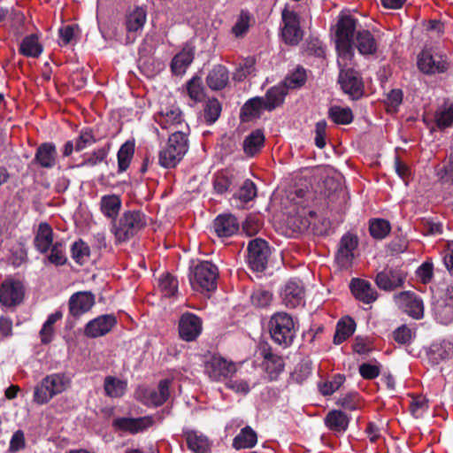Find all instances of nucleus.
<instances>
[{
	"label": "nucleus",
	"mask_w": 453,
	"mask_h": 453,
	"mask_svg": "<svg viewBox=\"0 0 453 453\" xmlns=\"http://www.w3.org/2000/svg\"><path fill=\"white\" fill-rule=\"evenodd\" d=\"M95 304V296L90 291L74 293L69 299V312L73 317H80L88 312Z\"/></svg>",
	"instance_id": "nucleus-17"
},
{
	"label": "nucleus",
	"mask_w": 453,
	"mask_h": 453,
	"mask_svg": "<svg viewBox=\"0 0 453 453\" xmlns=\"http://www.w3.org/2000/svg\"><path fill=\"white\" fill-rule=\"evenodd\" d=\"M428 409V401L423 396H418L411 400L410 410L416 418H423Z\"/></svg>",
	"instance_id": "nucleus-53"
},
{
	"label": "nucleus",
	"mask_w": 453,
	"mask_h": 453,
	"mask_svg": "<svg viewBox=\"0 0 453 453\" xmlns=\"http://www.w3.org/2000/svg\"><path fill=\"white\" fill-rule=\"evenodd\" d=\"M269 332L273 341L282 347L289 346L296 334L292 317L286 312H277L271 317Z\"/></svg>",
	"instance_id": "nucleus-5"
},
{
	"label": "nucleus",
	"mask_w": 453,
	"mask_h": 453,
	"mask_svg": "<svg viewBox=\"0 0 453 453\" xmlns=\"http://www.w3.org/2000/svg\"><path fill=\"white\" fill-rule=\"evenodd\" d=\"M270 249L267 242L262 239H255L248 245V263L253 271L262 272L265 269Z\"/></svg>",
	"instance_id": "nucleus-8"
},
{
	"label": "nucleus",
	"mask_w": 453,
	"mask_h": 453,
	"mask_svg": "<svg viewBox=\"0 0 453 453\" xmlns=\"http://www.w3.org/2000/svg\"><path fill=\"white\" fill-rule=\"evenodd\" d=\"M24 298V287L19 280H5L0 288V303L6 307L19 304Z\"/></svg>",
	"instance_id": "nucleus-10"
},
{
	"label": "nucleus",
	"mask_w": 453,
	"mask_h": 453,
	"mask_svg": "<svg viewBox=\"0 0 453 453\" xmlns=\"http://www.w3.org/2000/svg\"><path fill=\"white\" fill-rule=\"evenodd\" d=\"M154 424V418L152 416H144L140 418H118L112 422V426L122 431L128 432L130 434L142 433Z\"/></svg>",
	"instance_id": "nucleus-14"
},
{
	"label": "nucleus",
	"mask_w": 453,
	"mask_h": 453,
	"mask_svg": "<svg viewBox=\"0 0 453 453\" xmlns=\"http://www.w3.org/2000/svg\"><path fill=\"white\" fill-rule=\"evenodd\" d=\"M355 30H336L335 45L338 53L337 64L340 69L338 82L342 91L352 100L364 95V84L359 73L351 68L353 61L352 32Z\"/></svg>",
	"instance_id": "nucleus-1"
},
{
	"label": "nucleus",
	"mask_w": 453,
	"mask_h": 453,
	"mask_svg": "<svg viewBox=\"0 0 453 453\" xmlns=\"http://www.w3.org/2000/svg\"><path fill=\"white\" fill-rule=\"evenodd\" d=\"M42 51L43 46L35 34L25 37L19 46V52L28 58H38Z\"/></svg>",
	"instance_id": "nucleus-33"
},
{
	"label": "nucleus",
	"mask_w": 453,
	"mask_h": 453,
	"mask_svg": "<svg viewBox=\"0 0 453 453\" xmlns=\"http://www.w3.org/2000/svg\"><path fill=\"white\" fill-rule=\"evenodd\" d=\"M70 385V378L64 373L48 375L35 387L34 401L38 404H44L55 395L65 391Z\"/></svg>",
	"instance_id": "nucleus-4"
},
{
	"label": "nucleus",
	"mask_w": 453,
	"mask_h": 453,
	"mask_svg": "<svg viewBox=\"0 0 453 453\" xmlns=\"http://www.w3.org/2000/svg\"><path fill=\"white\" fill-rule=\"evenodd\" d=\"M159 288L165 296H172L178 290V281L174 277L166 273L159 278Z\"/></svg>",
	"instance_id": "nucleus-50"
},
{
	"label": "nucleus",
	"mask_w": 453,
	"mask_h": 453,
	"mask_svg": "<svg viewBox=\"0 0 453 453\" xmlns=\"http://www.w3.org/2000/svg\"><path fill=\"white\" fill-rule=\"evenodd\" d=\"M189 97L196 101H202L204 97V90L201 78L193 77L187 84Z\"/></svg>",
	"instance_id": "nucleus-49"
},
{
	"label": "nucleus",
	"mask_w": 453,
	"mask_h": 453,
	"mask_svg": "<svg viewBox=\"0 0 453 453\" xmlns=\"http://www.w3.org/2000/svg\"><path fill=\"white\" fill-rule=\"evenodd\" d=\"M121 207V200L117 195H107L101 198V211L103 214L111 219H114Z\"/></svg>",
	"instance_id": "nucleus-38"
},
{
	"label": "nucleus",
	"mask_w": 453,
	"mask_h": 453,
	"mask_svg": "<svg viewBox=\"0 0 453 453\" xmlns=\"http://www.w3.org/2000/svg\"><path fill=\"white\" fill-rule=\"evenodd\" d=\"M355 331V322L350 318L341 319L336 326V331L334 336V342L341 344L347 340Z\"/></svg>",
	"instance_id": "nucleus-40"
},
{
	"label": "nucleus",
	"mask_w": 453,
	"mask_h": 453,
	"mask_svg": "<svg viewBox=\"0 0 453 453\" xmlns=\"http://www.w3.org/2000/svg\"><path fill=\"white\" fill-rule=\"evenodd\" d=\"M53 237L52 227L47 222H41L38 225L34 240L36 250L42 254L47 253L52 244H54Z\"/></svg>",
	"instance_id": "nucleus-20"
},
{
	"label": "nucleus",
	"mask_w": 453,
	"mask_h": 453,
	"mask_svg": "<svg viewBox=\"0 0 453 453\" xmlns=\"http://www.w3.org/2000/svg\"><path fill=\"white\" fill-rule=\"evenodd\" d=\"M445 300L448 302L445 308L441 311L436 308V312L441 323L449 324L453 320V283L449 285L445 290Z\"/></svg>",
	"instance_id": "nucleus-47"
},
{
	"label": "nucleus",
	"mask_w": 453,
	"mask_h": 453,
	"mask_svg": "<svg viewBox=\"0 0 453 453\" xmlns=\"http://www.w3.org/2000/svg\"><path fill=\"white\" fill-rule=\"evenodd\" d=\"M116 324V318L111 314L101 315L85 326V334L90 338H97L108 334Z\"/></svg>",
	"instance_id": "nucleus-16"
},
{
	"label": "nucleus",
	"mask_w": 453,
	"mask_h": 453,
	"mask_svg": "<svg viewBox=\"0 0 453 453\" xmlns=\"http://www.w3.org/2000/svg\"><path fill=\"white\" fill-rule=\"evenodd\" d=\"M265 142L264 134L260 130H256L249 134L243 141L244 153L252 157L258 152Z\"/></svg>",
	"instance_id": "nucleus-37"
},
{
	"label": "nucleus",
	"mask_w": 453,
	"mask_h": 453,
	"mask_svg": "<svg viewBox=\"0 0 453 453\" xmlns=\"http://www.w3.org/2000/svg\"><path fill=\"white\" fill-rule=\"evenodd\" d=\"M434 347L441 360L453 357V339L443 340L439 345Z\"/></svg>",
	"instance_id": "nucleus-57"
},
{
	"label": "nucleus",
	"mask_w": 453,
	"mask_h": 453,
	"mask_svg": "<svg viewBox=\"0 0 453 453\" xmlns=\"http://www.w3.org/2000/svg\"><path fill=\"white\" fill-rule=\"evenodd\" d=\"M344 376L337 374L330 381H326L319 386V391L324 395H330L340 388L344 382Z\"/></svg>",
	"instance_id": "nucleus-56"
},
{
	"label": "nucleus",
	"mask_w": 453,
	"mask_h": 453,
	"mask_svg": "<svg viewBox=\"0 0 453 453\" xmlns=\"http://www.w3.org/2000/svg\"><path fill=\"white\" fill-rule=\"evenodd\" d=\"M218 267L209 261H202L191 270L189 281L196 290L211 291L216 288Z\"/></svg>",
	"instance_id": "nucleus-6"
},
{
	"label": "nucleus",
	"mask_w": 453,
	"mask_h": 453,
	"mask_svg": "<svg viewBox=\"0 0 453 453\" xmlns=\"http://www.w3.org/2000/svg\"><path fill=\"white\" fill-rule=\"evenodd\" d=\"M303 36V30H281L282 40L289 45H296Z\"/></svg>",
	"instance_id": "nucleus-62"
},
{
	"label": "nucleus",
	"mask_w": 453,
	"mask_h": 453,
	"mask_svg": "<svg viewBox=\"0 0 453 453\" xmlns=\"http://www.w3.org/2000/svg\"><path fill=\"white\" fill-rule=\"evenodd\" d=\"M107 152L104 149L95 150L81 165L95 166L101 163L106 157Z\"/></svg>",
	"instance_id": "nucleus-64"
},
{
	"label": "nucleus",
	"mask_w": 453,
	"mask_h": 453,
	"mask_svg": "<svg viewBox=\"0 0 453 453\" xmlns=\"http://www.w3.org/2000/svg\"><path fill=\"white\" fill-rule=\"evenodd\" d=\"M403 282V274L395 269L386 268L376 276L377 286L384 290H392Z\"/></svg>",
	"instance_id": "nucleus-26"
},
{
	"label": "nucleus",
	"mask_w": 453,
	"mask_h": 453,
	"mask_svg": "<svg viewBox=\"0 0 453 453\" xmlns=\"http://www.w3.org/2000/svg\"><path fill=\"white\" fill-rule=\"evenodd\" d=\"M418 69L426 74L443 73L448 68L446 60L440 55H433L430 50H424L418 57Z\"/></svg>",
	"instance_id": "nucleus-11"
},
{
	"label": "nucleus",
	"mask_w": 453,
	"mask_h": 453,
	"mask_svg": "<svg viewBox=\"0 0 453 453\" xmlns=\"http://www.w3.org/2000/svg\"><path fill=\"white\" fill-rule=\"evenodd\" d=\"M206 81L211 89L219 90L227 84L228 72L226 67L217 65L209 73Z\"/></svg>",
	"instance_id": "nucleus-34"
},
{
	"label": "nucleus",
	"mask_w": 453,
	"mask_h": 453,
	"mask_svg": "<svg viewBox=\"0 0 453 453\" xmlns=\"http://www.w3.org/2000/svg\"><path fill=\"white\" fill-rule=\"evenodd\" d=\"M287 93L288 89L281 82L268 89L265 96L263 97L265 104V110L273 111L276 107L280 106L284 102Z\"/></svg>",
	"instance_id": "nucleus-29"
},
{
	"label": "nucleus",
	"mask_w": 453,
	"mask_h": 453,
	"mask_svg": "<svg viewBox=\"0 0 453 453\" xmlns=\"http://www.w3.org/2000/svg\"><path fill=\"white\" fill-rule=\"evenodd\" d=\"M329 118L336 124L348 125L353 120V114L349 108L332 106L328 111Z\"/></svg>",
	"instance_id": "nucleus-46"
},
{
	"label": "nucleus",
	"mask_w": 453,
	"mask_h": 453,
	"mask_svg": "<svg viewBox=\"0 0 453 453\" xmlns=\"http://www.w3.org/2000/svg\"><path fill=\"white\" fill-rule=\"evenodd\" d=\"M273 299V295L265 289H256L253 291L250 300L253 305L264 308L270 304Z\"/></svg>",
	"instance_id": "nucleus-55"
},
{
	"label": "nucleus",
	"mask_w": 453,
	"mask_h": 453,
	"mask_svg": "<svg viewBox=\"0 0 453 453\" xmlns=\"http://www.w3.org/2000/svg\"><path fill=\"white\" fill-rule=\"evenodd\" d=\"M358 245L357 236L347 234L340 241L339 248L336 253V260L342 266L348 265L354 257V251Z\"/></svg>",
	"instance_id": "nucleus-18"
},
{
	"label": "nucleus",
	"mask_w": 453,
	"mask_h": 453,
	"mask_svg": "<svg viewBox=\"0 0 453 453\" xmlns=\"http://www.w3.org/2000/svg\"><path fill=\"white\" fill-rule=\"evenodd\" d=\"M147 20V12L142 7H135L126 14L127 28H142Z\"/></svg>",
	"instance_id": "nucleus-39"
},
{
	"label": "nucleus",
	"mask_w": 453,
	"mask_h": 453,
	"mask_svg": "<svg viewBox=\"0 0 453 453\" xmlns=\"http://www.w3.org/2000/svg\"><path fill=\"white\" fill-rule=\"evenodd\" d=\"M349 287L354 296L363 303H370L377 299L376 291L366 280L352 279Z\"/></svg>",
	"instance_id": "nucleus-25"
},
{
	"label": "nucleus",
	"mask_w": 453,
	"mask_h": 453,
	"mask_svg": "<svg viewBox=\"0 0 453 453\" xmlns=\"http://www.w3.org/2000/svg\"><path fill=\"white\" fill-rule=\"evenodd\" d=\"M72 258L79 265H82L88 262L90 256L88 245L82 240L74 242L71 247Z\"/></svg>",
	"instance_id": "nucleus-45"
},
{
	"label": "nucleus",
	"mask_w": 453,
	"mask_h": 453,
	"mask_svg": "<svg viewBox=\"0 0 453 453\" xmlns=\"http://www.w3.org/2000/svg\"><path fill=\"white\" fill-rule=\"evenodd\" d=\"M395 299L399 307H401L409 316L416 319L423 318V301L414 293L402 292L395 296Z\"/></svg>",
	"instance_id": "nucleus-13"
},
{
	"label": "nucleus",
	"mask_w": 453,
	"mask_h": 453,
	"mask_svg": "<svg viewBox=\"0 0 453 453\" xmlns=\"http://www.w3.org/2000/svg\"><path fill=\"white\" fill-rule=\"evenodd\" d=\"M49 251L50 254L44 258V264L50 263L56 266H60L67 262L65 245L61 242H54Z\"/></svg>",
	"instance_id": "nucleus-41"
},
{
	"label": "nucleus",
	"mask_w": 453,
	"mask_h": 453,
	"mask_svg": "<svg viewBox=\"0 0 453 453\" xmlns=\"http://www.w3.org/2000/svg\"><path fill=\"white\" fill-rule=\"evenodd\" d=\"M185 436L190 450L196 453H204L209 449L210 443L204 435L196 431H187L185 432Z\"/></svg>",
	"instance_id": "nucleus-36"
},
{
	"label": "nucleus",
	"mask_w": 453,
	"mask_h": 453,
	"mask_svg": "<svg viewBox=\"0 0 453 453\" xmlns=\"http://www.w3.org/2000/svg\"><path fill=\"white\" fill-rule=\"evenodd\" d=\"M307 80V71L301 65H296L289 70L284 81L281 82L287 89L302 88Z\"/></svg>",
	"instance_id": "nucleus-28"
},
{
	"label": "nucleus",
	"mask_w": 453,
	"mask_h": 453,
	"mask_svg": "<svg viewBox=\"0 0 453 453\" xmlns=\"http://www.w3.org/2000/svg\"><path fill=\"white\" fill-rule=\"evenodd\" d=\"M371 235L376 239L385 238L390 232L388 221L381 219H372L370 222Z\"/></svg>",
	"instance_id": "nucleus-48"
},
{
	"label": "nucleus",
	"mask_w": 453,
	"mask_h": 453,
	"mask_svg": "<svg viewBox=\"0 0 453 453\" xmlns=\"http://www.w3.org/2000/svg\"><path fill=\"white\" fill-rule=\"evenodd\" d=\"M96 142V138L91 129L84 128L75 140V150L81 151Z\"/></svg>",
	"instance_id": "nucleus-51"
},
{
	"label": "nucleus",
	"mask_w": 453,
	"mask_h": 453,
	"mask_svg": "<svg viewBox=\"0 0 453 453\" xmlns=\"http://www.w3.org/2000/svg\"><path fill=\"white\" fill-rule=\"evenodd\" d=\"M403 100V92L400 89H393L387 95L386 103L388 111H395Z\"/></svg>",
	"instance_id": "nucleus-61"
},
{
	"label": "nucleus",
	"mask_w": 453,
	"mask_h": 453,
	"mask_svg": "<svg viewBox=\"0 0 453 453\" xmlns=\"http://www.w3.org/2000/svg\"><path fill=\"white\" fill-rule=\"evenodd\" d=\"M435 174L442 182L453 183V153L447 165L436 166Z\"/></svg>",
	"instance_id": "nucleus-52"
},
{
	"label": "nucleus",
	"mask_w": 453,
	"mask_h": 453,
	"mask_svg": "<svg viewBox=\"0 0 453 453\" xmlns=\"http://www.w3.org/2000/svg\"><path fill=\"white\" fill-rule=\"evenodd\" d=\"M156 121L162 128H170L171 127L180 124L183 120L181 111L177 107H165L157 112Z\"/></svg>",
	"instance_id": "nucleus-27"
},
{
	"label": "nucleus",
	"mask_w": 453,
	"mask_h": 453,
	"mask_svg": "<svg viewBox=\"0 0 453 453\" xmlns=\"http://www.w3.org/2000/svg\"><path fill=\"white\" fill-rule=\"evenodd\" d=\"M257 196V188L250 180H246L238 192L233 196L232 203L242 207L244 203L251 201Z\"/></svg>",
	"instance_id": "nucleus-31"
},
{
	"label": "nucleus",
	"mask_w": 453,
	"mask_h": 453,
	"mask_svg": "<svg viewBox=\"0 0 453 453\" xmlns=\"http://www.w3.org/2000/svg\"><path fill=\"white\" fill-rule=\"evenodd\" d=\"M146 226L145 215L140 211H128L114 221L111 228L116 242H126Z\"/></svg>",
	"instance_id": "nucleus-2"
},
{
	"label": "nucleus",
	"mask_w": 453,
	"mask_h": 453,
	"mask_svg": "<svg viewBox=\"0 0 453 453\" xmlns=\"http://www.w3.org/2000/svg\"><path fill=\"white\" fill-rule=\"evenodd\" d=\"M304 288L300 280H288L280 291V297L285 306L295 308L303 301Z\"/></svg>",
	"instance_id": "nucleus-12"
},
{
	"label": "nucleus",
	"mask_w": 453,
	"mask_h": 453,
	"mask_svg": "<svg viewBox=\"0 0 453 453\" xmlns=\"http://www.w3.org/2000/svg\"><path fill=\"white\" fill-rule=\"evenodd\" d=\"M263 110H265L264 98H251L243 105L242 109V119L243 121H250L254 118H258Z\"/></svg>",
	"instance_id": "nucleus-35"
},
{
	"label": "nucleus",
	"mask_w": 453,
	"mask_h": 453,
	"mask_svg": "<svg viewBox=\"0 0 453 453\" xmlns=\"http://www.w3.org/2000/svg\"><path fill=\"white\" fill-rule=\"evenodd\" d=\"M57 148L52 142L41 144L35 152V162L42 168L51 169L57 164Z\"/></svg>",
	"instance_id": "nucleus-19"
},
{
	"label": "nucleus",
	"mask_w": 453,
	"mask_h": 453,
	"mask_svg": "<svg viewBox=\"0 0 453 453\" xmlns=\"http://www.w3.org/2000/svg\"><path fill=\"white\" fill-rule=\"evenodd\" d=\"M188 150L187 134L180 131L174 132L169 136L165 147L159 152L160 165L165 168L175 167L181 161Z\"/></svg>",
	"instance_id": "nucleus-3"
},
{
	"label": "nucleus",
	"mask_w": 453,
	"mask_h": 453,
	"mask_svg": "<svg viewBox=\"0 0 453 453\" xmlns=\"http://www.w3.org/2000/svg\"><path fill=\"white\" fill-rule=\"evenodd\" d=\"M105 394L110 397H120L127 389V382L116 377L108 376L104 379Z\"/></svg>",
	"instance_id": "nucleus-42"
},
{
	"label": "nucleus",
	"mask_w": 453,
	"mask_h": 453,
	"mask_svg": "<svg viewBox=\"0 0 453 453\" xmlns=\"http://www.w3.org/2000/svg\"><path fill=\"white\" fill-rule=\"evenodd\" d=\"M352 48H357L363 55L372 54L377 49L376 42L369 30H355L351 33Z\"/></svg>",
	"instance_id": "nucleus-21"
},
{
	"label": "nucleus",
	"mask_w": 453,
	"mask_h": 453,
	"mask_svg": "<svg viewBox=\"0 0 453 453\" xmlns=\"http://www.w3.org/2000/svg\"><path fill=\"white\" fill-rule=\"evenodd\" d=\"M325 422L329 429L337 433H343L348 428L349 418L342 411H332L326 415Z\"/></svg>",
	"instance_id": "nucleus-32"
},
{
	"label": "nucleus",
	"mask_w": 453,
	"mask_h": 453,
	"mask_svg": "<svg viewBox=\"0 0 453 453\" xmlns=\"http://www.w3.org/2000/svg\"><path fill=\"white\" fill-rule=\"evenodd\" d=\"M255 60L253 58H248L240 64L236 69L234 78L241 81L254 71Z\"/></svg>",
	"instance_id": "nucleus-58"
},
{
	"label": "nucleus",
	"mask_w": 453,
	"mask_h": 453,
	"mask_svg": "<svg viewBox=\"0 0 453 453\" xmlns=\"http://www.w3.org/2000/svg\"><path fill=\"white\" fill-rule=\"evenodd\" d=\"M221 105L217 99H210L205 105L204 116L207 122L214 123L219 117Z\"/></svg>",
	"instance_id": "nucleus-54"
},
{
	"label": "nucleus",
	"mask_w": 453,
	"mask_h": 453,
	"mask_svg": "<svg viewBox=\"0 0 453 453\" xmlns=\"http://www.w3.org/2000/svg\"><path fill=\"white\" fill-rule=\"evenodd\" d=\"M170 380L159 381L157 388L139 387L135 391V398L142 404L149 407L162 405L170 396Z\"/></svg>",
	"instance_id": "nucleus-7"
},
{
	"label": "nucleus",
	"mask_w": 453,
	"mask_h": 453,
	"mask_svg": "<svg viewBox=\"0 0 453 453\" xmlns=\"http://www.w3.org/2000/svg\"><path fill=\"white\" fill-rule=\"evenodd\" d=\"M179 332L183 340L194 341L202 332L201 319L189 312L184 313L180 319Z\"/></svg>",
	"instance_id": "nucleus-15"
},
{
	"label": "nucleus",
	"mask_w": 453,
	"mask_h": 453,
	"mask_svg": "<svg viewBox=\"0 0 453 453\" xmlns=\"http://www.w3.org/2000/svg\"><path fill=\"white\" fill-rule=\"evenodd\" d=\"M368 19L357 11L345 10L340 12L336 28H357L369 27Z\"/></svg>",
	"instance_id": "nucleus-22"
},
{
	"label": "nucleus",
	"mask_w": 453,
	"mask_h": 453,
	"mask_svg": "<svg viewBox=\"0 0 453 453\" xmlns=\"http://www.w3.org/2000/svg\"><path fill=\"white\" fill-rule=\"evenodd\" d=\"M257 442V434L250 427L245 426L233 440V447L237 449H251Z\"/></svg>",
	"instance_id": "nucleus-30"
},
{
	"label": "nucleus",
	"mask_w": 453,
	"mask_h": 453,
	"mask_svg": "<svg viewBox=\"0 0 453 453\" xmlns=\"http://www.w3.org/2000/svg\"><path fill=\"white\" fill-rule=\"evenodd\" d=\"M134 152V144L129 141L121 145L118 151V167L119 172H125L130 165Z\"/></svg>",
	"instance_id": "nucleus-44"
},
{
	"label": "nucleus",
	"mask_w": 453,
	"mask_h": 453,
	"mask_svg": "<svg viewBox=\"0 0 453 453\" xmlns=\"http://www.w3.org/2000/svg\"><path fill=\"white\" fill-rule=\"evenodd\" d=\"M226 387L235 393L247 395L250 390V382L245 380H230Z\"/></svg>",
	"instance_id": "nucleus-60"
},
{
	"label": "nucleus",
	"mask_w": 453,
	"mask_h": 453,
	"mask_svg": "<svg viewBox=\"0 0 453 453\" xmlns=\"http://www.w3.org/2000/svg\"><path fill=\"white\" fill-rule=\"evenodd\" d=\"M205 373L211 380L219 381L236 372V365L219 356L211 357L205 364Z\"/></svg>",
	"instance_id": "nucleus-9"
},
{
	"label": "nucleus",
	"mask_w": 453,
	"mask_h": 453,
	"mask_svg": "<svg viewBox=\"0 0 453 453\" xmlns=\"http://www.w3.org/2000/svg\"><path fill=\"white\" fill-rule=\"evenodd\" d=\"M213 226L218 236L229 237L238 231L239 223L234 216L222 214L214 219Z\"/></svg>",
	"instance_id": "nucleus-24"
},
{
	"label": "nucleus",
	"mask_w": 453,
	"mask_h": 453,
	"mask_svg": "<svg viewBox=\"0 0 453 453\" xmlns=\"http://www.w3.org/2000/svg\"><path fill=\"white\" fill-rule=\"evenodd\" d=\"M435 121L441 128H445L452 125L453 102L447 101L438 108L435 114Z\"/></svg>",
	"instance_id": "nucleus-43"
},
{
	"label": "nucleus",
	"mask_w": 453,
	"mask_h": 453,
	"mask_svg": "<svg viewBox=\"0 0 453 453\" xmlns=\"http://www.w3.org/2000/svg\"><path fill=\"white\" fill-rule=\"evenodd\" d=\"M195 50L190 45H186L172 59L171 69L175 75H183L194 60Z\"/></svg>",
	"instance_id": "nucleus-23"
},
{
	"label": "nucleus",
	"mask_w": 453,
	"mask_h": 453,
	"mask_svg": "<svg viewBox=\"0 0 453 453\" xmlns=\"http://www.w3.org/2000/svg\"><path fill=\"white\" fill-rule=\"evenodd\" d=\"M284 28H299L302 25L299 16L293 11L284 10L282 12Z\"/></svg>",
	"instance_id": "nucleus-59"
},
{
	"label": "nucleus",
	"mask_w": 453,
	"mask_h": 453,
	"mask_svg": "<svg viewBox=\"0 0 453 453\" xmlns=\"http://www.w3.org/2000/svg\"><path fill=\"white\" fill-rule=\"evenodd\" d=\"M58 42L60 46L74 43L77 40L75 30H58Z\"/></svg>",
	"instance_id": "nucleus-63"
}]
</instances>
